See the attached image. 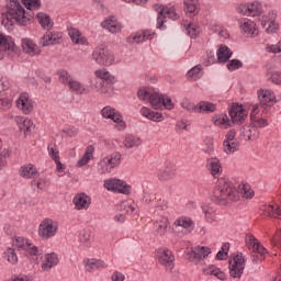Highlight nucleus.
<instances>
[{"label": "nucleus", "mask_w": 281, "mask_h": 281, "mask_svg": "<svg viewBox=\"0 0 281 281\" xmlns=\"http://www.w3.org/2000/svg\"><path fill=\"white\" fill-rule=\"evenodd\" d=\"M240 199L238 189L232 181L220 179L213 190V201L220 205H227V203H234Z\"/></svg>", "instance_id": "f257e3e1"}, {"label": "nucleus", "mask_w": 281, "mask_h": 281, "mask_svg": "<svg viewBox=\"0 0 281 281\" xmlns=\"http://www.w3.org/2000/svg\"><path fill=\"white\" fill-rule=\"evenodd\" d=\"M34 18V12L25 11V8L21 5L19 0H10L8 4L7 19L11 23H18V25H30L32 19Z\"/></svg>", "instance_id": "f03ea898"}, {"label": "nucleus", "mask_w": 281, "mask_h": 281, "mask_svg": "<svg viewBox=\"0 0 281 281\" xmlns=\"http://www.w3.org/2000/svg\"><path fill=\"white\" fill-rule=\"evenodd\" d=\"M55 234H58V222L47 217L43 220L38 227V236L42 240H49Z\"/></svg>", "instance_id": "7ed1b4c3"}, {"label": "nucleus", "mask_w": 281, "mask_h": 281, "mask_svg": "<svg viewBox=\"0 0 281 281\" xmlns=\"http://www.w3.org/2000/svg\"><path fill=\"white\" fill-rule=\"evenodd\" d=\"M154 10L158 13V16H157L158 30H162L164 24L166 23L167 16L168 19H172V21H177V19H179V15L177 14V11H175V8H168L161 4H155Z\"/></svg>", "instance_id": "20e7f679"}, {"label": "nucleus", "mask_w": 281, "mask_h": 281, "mask_svg": "<svg viewBox=\"0 0 281 281\" xmlns=\"http://www.w3.org/2000/svg\"><path fill=\"white\" fill-rule=\"evenodd\" d=\"M101 115L102 117H104L105 120H113V122H115L116 128L119 131H124V128H126V123L124 122V116H122V114L113 109L112 106H105L101 110Z\"/></svg>", "instance_id": "39448f33"}, {"label": "nucleus", "mask_w": 281, "mask_h": 281, "mask_svg": "<svg viewBox=\"0 0 281 281\" xmlns=\"http://www.w3.org/2000/svg\"><path fill=\"white\" fill-rule=\"evenodd\" d=\"M92 58L98 63V65L109 66L113 65V53L104 46L97 47L92 53Z\"/></svg>", "instance_id": "423d86ee"}, {"label": "nucleus", "mask_w": 281, "mask_h": 281, "mask_svg": "<svg viewBox=\"0 0 281 281\" xmlns=\"http://www.w3.org/2000/svg\"><path fill=\"white\" fill-rule=\"evenodd\" d=\"M104 188L117 194H131V186L120 179H108L104 181Z\"/></svg>", "instance_id": "0eeeda50"}, {"label": "nucleus", "mask_w": 281, "mask_h": 281, "mask_svg": "<svg viewBox=\"0 0 281 281\" xmlns=\"http://www.w3.org/2000/svg\"><path fill=\"white\" fill-rule=\"evenodd\" d=\"M245 271V257L243 254H237L229 262V273L232 278H243Z\"/></svg>", "instance_id": "6e6552de"}, {"label": "nucleus", "mask_w": 281, "mask_h": 281, "mask_svg": "<svg viewBox=\"0 0 281 281\" xmlns=\"http://www.w3.org/2000/svg\"><path fill=\"white\" fill-rule=\"evenodd\" d=\"M61 40H63V33L48 30L41 37L40 45L41 47H49V45H59Z\"/></svg>", "instance_id": "1a4fd4ad"}, {"label": "nucleus", "mask_w": 281, "mask_h": 281, "mask_svg": "<svg viewBox=\"0 0 281 281\" xmlns=\"http://www.w3.org/2000/svg\"><path fill=\"white\" fill-rule=\"evenodd\" d=\"M228 113L232 119L231 124H243L247 117V110H245L243 105H239L238 103H234L229 108Z\"/></svg>", "instance_id": "9d476101"}, {"label": "nucleus", "mask_w": 281, "mask_h": 281, "mask_svg": "<svg viewBox=\"0 0 281 281\" xmlns=\"http://www.w3.org/2000/svg\"><path fill=\"white\" fill-rule=\"evenodd\" d=\"M157 258L160 265H164L167 269L175 268V255H172V250L168 248H159L157 250Z\"/></svg>", "instance_id": "9b49d317"}, {"label": "nucleus", "mask_w": 281, "mask_h": 281, "mask_svg": "<svg viewBox=\"0 0 281 281\" xmlns=\"http://www.w3.org/2000/svg\"><path fill=\"white\" fill-rule=\"evenodd\" d=\"M212 254V250L210 247L205 246H196L192 248L191 252H189V260L190 262H199L200 260H203V258H207Z\"/></svg>", "instance_id": "f8f14e48"}, {"label": "nucleus", "mask_w": 281, "mask_h": 281, "mask_svg": "<svg viewBox=\"0 0 281 281\" xmlns=\"http://www.w3.org/2000/svg\"><path fill=\"white\" fill-rule=\"evenodd\" d=\"M240 31L245 36H258V30L256 29V22L249 19L239 20Z\"/></svg>", "instance_id": "ddd939ff"}, {"label": "nucleus", "mask_w": 281, "mask_h": 281, "mask_svg": "<svg viewBox=\"0 0 281 281\" xmlns=\"http://www.w3.org/2000/svg\"><path fill=\"white\" fill-rule=\"evenodd\" d=\"M16 106L23 111L25 115H29V113L34 111V105L32 104V100H30V94L25 92L20 95L19 100L16 101Z\"/></svg>", "instance_id": "4468645a"}, {"label": "nucleus", "mask_w": 281, "mask_h": 281, "mask_svg": "<svg viewBox=\"0 0 281 281\" xmlns=\"http://www.w3.org/2000/svg\"><path fill=\"white\" fill-rule=\"evenodd\" d=\"M258 99L261 106H273L276 104V94L271 90H260Z\"/></svg>", "instance_id": "2eb2a0df"}, {"label": "nucleus", "mask_w": 281, "mask_h": 281, "mask_svg": "<svg viewBox=\"0 0 281 281\" xmlns=\"http://www.w3.org/2000/svg\"><path fill=\"white\" fill-rule=\"evenodd\" d=\"M176 170L177 168L175 167V164L168 162L158 171L159 181H170V179H175Z\"/></svg>", "instance_id": "dca6fc26"}, {"label": "nucleus", "mask_w": 281, "mask_h": 281, "mask_svg": "<svg viewBox=\"0 0 281 281\" xmlns=\"http://www.w3.org/2000/svg\"><path fill=\"white\" fill-rule=\"evenodd\" d=\"M20 177H23V179H38L41 173L36 169V166L27 164L20 168Z\"/></svg>", "instance_id": "f3484780"}, {"label": "nucleus", "mask_w": 281, "mask_h": 281, "mask_svg": "<svg viewBox=\"0 0 281 281\" xmlns=\"http://www.w3.org/2000/svg\"><path fill=\"white\" fill-rule=\"evenodd\" d=\"M60 262L58 255L56 252L46 254L42 261V269L44 271H52Z\"/></svg>", "instance_id": "a211bd4d"}, {"label": "nucleus", "mask_w": 281, "mask_h": 281, "mask_svg": "<svg viewBox=\"0 0 281 281\" xmlns=\"http://www.w3.org/2000/svg\"><path fill=\"white\" fill-rule=\"evenodd\" d=\"M153 36H154V34L150 33V31H143L140 33L132 34L127 38V42L131 45H138V43H144V41H151Z\"/></svg>", "instance_id": "6ab92c4d"}, {"label": "nucleus", "mask_w": 281, "mask_h": 281, "mask_svg": "<svg viewBox=\"0 0 281 281\" xmlns=\"http://www.w3.org/2000/svg\"><path fill=\"white\" fill-rule=\"evenodd\" d=\"M22 49L25 54H30V56L41 55V48H38V45L34 44L30 38L22 40Z\"/></svg>", "instance_id": "aec40b11"}, {"label": "nucleus", "mask_w": 281, "mask_h": 281, "mask_svg": "<svg viewBox=\"0 0 281 281\" xmlns=\"http://www.w3.org/2000/svg\"><path fill=\"white\" fill-rule=\"evenodd\" d=\"M106 268V263L101 259H87L85 269L89 273H93V271H100V269Z\"/></svg>", "instance_id": "412c9836"}, {"label": "nucleus", "mask_w": 281, "mask_h": 281, "mask_svg": "<svg viewBox=\"0 0 281 281\" xmlns=\"http://www.w3.org/2000/svg\"><path fill=\"white\" fill-rule=\"evenodd\" d=\"M140 115L147 117V120H150L151 122H164V114H161V112H155L150 110V108H142Z\"/></svg>", "instance_id": "4be33fe9"}, {"label": "nucleus", "mask_w": 281, "mask_h": 281, "mask_svg": "<svg viewBox=\"0 0 281 281\" xmlns=\"http://www.w3.org/2000/svg\"><path fill=\"white\" fill-rule=\"evenodd\" d=\"M175 227H182L187 232H193L194 229V221L191 220V217L188 216H180L178 217L175 223Z\"/></svg>", "instance_id": "5701e85b"}, {"label": "nucleus", "mask_w": 281, "mask_h": 281, "mask_svg": "<svg viewBox=\"0 0 281 281\" xmlns=\"http://www.w3.org/2000/svg\"><path fill=\"white\" fill-rule=\"evenodd\" d=\"M104 162L108 165L110 172L113 168H117L122 161V154L120 151H115L108 157L103 158Z\"/></svg>", "instance_id": "b1692460"}, {"label": "nucleus", "mask_w": 281, "mask_h": 281, "mask_svg": "<svg viewBox=\"0 0 281 281\" xmlns=\"http://www.w3.org/2000/svg\"><path fill=\"white\" fill-rule=\"evenodd\" d=\"M37 22L40 23L41 27L44 30H52L54 27V21H52V18L45 13V12H38L36 14Z\"/></svg>", "instance_id": "393cba45"}, {"label": "nucleus", "mask_w": 281, "mask_h": 281, "mask_svg": "<svg viewBox=\"0 0 281 281\" xmlns=\"http://www.w3.org/2000/svg\"><path fill=\"white\" fill-rule=\"evenodd\" d=\"M251 126L252 127L248 130V139H251V133H254L252 137H256V128H265L266 126H269V123L265 119L255 117L254 120H251Z\"/></svg>", "instance_id": "a878e982"}, {"label": "nucleus", "mask_w": 281, "mask_h": 281, "mask_svg": "<svg viewBox=\"0 0 281 281\" xmlns=\"http://www.w3.org/2000/svg\"><path fill=\"white\" fill-rule=\"evenodd\" d=\"M234 53L227 45H220L217 49V60L218 63H227Z\"/></svg>", "instance_id": "bb28decb"}, {"label": "nucleus", "mask_w": 281, "mask_h": 281, "mask_svg": "<svg viewBox=\"0 0 281 281\" xmlns=\"http://www.w3.org/2000/svg\"><path fill=\"white\" fill-rule=\"evenodd\" d=\"M168 225L169 222L167 217H161L160 220H157L155 223V235L166 236V233L168 232Z\"/></svg>", "instance_id": "cd10ccee"}, {"label": "nucleus", "mask_w": 281, "mask_h": 281, "mask_svg": "<svg viewBox=\"0 0 281 281\" xmlns=\"http://www.w3.org/2000/svg\"><path fill=\"white\" fill-rule=\"evenodd\" d=\"M68 34L72 43H75L76 45H89V42L85 36H82V34L80 33V31H78V29H70L68 31Z\"/></svg>", "instance_id": "c85d7f7f"}, {"label": "nucleus", "mask_w": 281, "mask_h": 281, "mask_svg": "<svg viewBox=\"0 0 281 281\" xmlns=\"http://www.w3.org/2000/svg\"><path fill=\"white\" fill-rule=\"evenodd\" d=\"M0 52H14V41H12V37L0 33Z\"/></svg>", "instance_id": "c756f323"}, {"label": "nucleus", "mask_w": 281, "mask_h": 281, "mask_svg": "<svg viewBox=\"0 0 281 281\" xmlns=\"http://www.w3.org/2000/svg\"><path fill=\"white\" fill-rule=\"evenodd\" d=\"M184 11L190 16H196L199 14V0H184Z\"/></svg>", "instance_id": "7c9ffc66"}, {"label": "nucleus", "mask_w": 281, "mask_h": 281, "mask_svg": "<svg viewBox=\"0 0 281 281\" xmlns=\"http://www.w3.org/2000/svg\"><path fill=\"white\" fill-rule=\"evenodd\" d=\"M213 123L215 126H221L222 128H229L232 126V121L227 114H216L213 116Z\"/></svg>", "instance_id": "2f4dec72"}, {"label": "nucleus", "mask_w": 281, "mask_h": 281, "mask_svg": "<svg viewBox=\"0 0 281 281\" xmlns=\"http://www.w3.org/2000/svg\"><path fill=\"white\" fill-rule=\"evenodd\" d=\"M115 81L97 80L95 81V89H97V91L106 95V94L111 93V91H113V83Z\"/></svg>", "instance_id": "473e14b6"}, {"label": "nucleus", "mask_w": 281, "mask_h": 281, "mask_svg": "<svg viewBox=\"0 0 281 281\" xmlns=\"http://www.w3.org/2000/svg\"><path fill=\"white\" fill-rule=\"evenodd\" d=\"M204 273H206V276H214L217 278V280H227V274L221 271L216 266H209L206 269H204Z\"/></svg>", "instance_id": "72a5a7b5"}, {"label": "nucleus", "mask_w": 281, "mask_h": 281, "mask_svg": "<svg viewBox=\"0 0 281 281\" xmlns=\"http://www.w3.org/2000/svg\"><path fill=\"white\" fill-rule=\"evenodd\" d=\"M248 16H260L262 14V3L254 1L247 5Z\"/></svg>", "instance_id": "f704fd0d"}, {"label": "nucleus", "mask_w": 281, "mask_h": 281, "mask_svg": "<svg viewBox=\"0 0 281 281\" xmlns=\"http://www.w3.org/2000/svg\"><path fill=\"white\" fill-rule=\"evenodd\" d=\"M74 203L77 210H87L91 202H89V196H87L86 194H79L75 196Z\"/></svg>", "instance_id": "c9c22d12"}, {"label": "nucleus", "mask_w": 281, "mask_h": 281, "mask_svg": "<svg viewBox=\"0 0 281 281\" xmlns=\"http://www.w3.org/2000/svg\"><path fill=\"white\" fill-rule=\"evenodd\" d=\"M216 111V104L210 101H201L198 103V113H214Z\"/></svg>", "instance_id": "e433bc0d"}, {"label": "nucleus", "mask_w": 281, "mask_h": 281, "mask_svg": "<svg viewBox=\"0 0 281 281\" xmlns=\"http://www.w3.org/2000/svg\"><path fill=\"white\" fill-rule=\"evenodd\" d=\"M207 168L213 177L221 175V161L217 158H211L207 161Z\"/></svg>", "instance_id": "4c0bfd02"}, {"label": "nucleus", "mask_w": 281, "mask_h": 281, "mask_svg": "<svg viewBox=\"0 0 281 281\" xmlns=\"http://www.w3.org/2000/svg\"><path fill=\"white\" fill-rule=\"evenodd\" d=\"M202 212L207 223H214L216 221V210L210 205L202 206Z\"/></svg>", "instance_id": "58836bf2"}, {"label": "nucleus", "mask_w": 281, "mask_h": 281, "mask_svg": "<svg viewBox=\"0 0 281 281\" xmlns=\"http://www.w3.org/2000/svg\"><path fill=\"white\" fill-rule=\"evenodd\" d=\"M162 102L164 94H160L159 92H151V95L149 97V103L153 109H161Z\"/></svg>", "instance_id": "ea45409f"}, {"label": "nucleus", "mask_w": 281, "mask_h": 281, "mask_svg": "<svg viewBox=\"0 0 281 281\" xmlns=\"http://www.w3.org/2000/svg\"><path fill=\"white\" fill-rule=\"evenodd\" d=\"M182 25L186 27V32L191 38H196L199 34V26H196V24L183 21Z\"/></svg>", "instance_id": "a19ab883"}, {"label": "nucleus", "mask_w": 281, "mask_h": 281, "mask_svg": "<svg viewBox=\"0 0 281 281\" xmlns=\"http://www.w3.org/2000/svg\"><path fill=\"white\" fill-rule=\"evenodd\" d=\"M142 145V138L138 136L127 135L124 140V146L126 148H135Z\"/></svg>", "instance_id": "79ce46f5"}, {"label": "nucleus", "mask_w": 281, "mask_h": 281, "mask_svg": "<svg viewBox=\"0 0 281 281\" xmlns=\"http://www.w3.org/2000/svg\"><path fill=\"white\" fill-rule=\"evenodd\" d=\"M223 146L224 153H226V155H234V153H236L238 148H240V144H238V140H231L229 143L224 142Z\"/></svg>", "instance_id": "37998d69"}, {"label": "nucleus", "mask_w": 281, "mask_h": 281, "mask_svg": "<svg viewBox=\"0 0 281 281\" xmlns=\"http://www.w3.org/2000/svg\"><path fill=\"white\" fill-rule=\"evenodd\" d=\"M94 75L97 80H102L103 82H115V77L106 70H95Z\"/></svg>", "instance_id": "c03bdc74"}, {"label": "nucleus", "mask_w": 281, "mask_h": 281, "mask_svg": "<svg viewBox=\"0 0 281 281\" xmlns=\"http://www.w3.org/2000/svg\"><path fill=\"white\" fill-rule=\"evenodd\" d=\"M102 27H104V30H109V32H111V34H115L117 32H120V25H117V22L113 21V20H105L101 23Z\"/></svg>", "instance_id": "a18cd8bd"}, {"label": "nucleus", "mask_w": 281, "mask_h": 281, "mask_svg": "<svg viewBox=\"0 0 281 281\" xmlns=\"http://www.w3.org/2000/svg\"><path fill=\"white\" fill-rule=\"evenodd\" d=\"M18 124L20 131H23V133H30V128H32V120L25 119V117H18Z\"/></svg>", "instance_id": "49530a36"}, {"label": "nucleus", "mask_w": 281, "mask_h": 281, "mask_svg": "<svg viewBox=\"0 0 281 281\" xmlns=\"http://www.w3.org/2000/svg\"><path fill=\"white\" fill-rule=\"evenodd\" d=\"M23 5H25L27 12H34V10L41 9V0H22Z\"/></svg>", "instance_id": "de8ad7c7"}, {"label": "nucleus", "mask_w": 281, "mask_h": 281, "mask_svg": "<svg viewBox=\"0 0 281 281\" xmlns=\"http://www.w3.org/2000/svg\"><path fill=\"white\" fill-rule=\"evenodd\" d=\"M202 69L203 67L201 65H196L187 72V76L192 80H199L203 76V72H201Z\"/></svg>", "instance_id": "09e8293b"}, {"label": "nucleus", "mask_w": 281, "mask_h": 281, "mask_svg": "<svg viewBox=\"0 0 281 281\" xmlns=\"http://www.w3.org/2000/svg\"><path fill=\"white\" fill-rule=\"evenodd\" d=\"M119 210H121L123 214H133V212H135V207L131 201L121 202Z\"/></svg>", "instance_id": "8fccbe9b"}, {"label": "nucleus", "mask_w": 281, "mask_h": 281, "mask_svg": "<svg viewBox=\"0 0 281 281\" xmlns=\"http://www.w3.org/2000/svg\"><path fill=\"white\" fill-rule=\"evenodd\" d=\"M68 87H69V90L70 91H76L77 93L80 92V93H87V89L86 88H82V83H80V81H76V80H71L69 83H68Z\"/></svg>", "instance_id": "3c124183"}, {"label": "nucleus", "mask_w": 281, "mask_h": 281, "mask_svg": "<svg viewBox=\"0 0 281 281\" xmlns=\"http://www.w3.org/2000/svg\"><path fill=\"white\" fill-rule=\"evenodd\" d=\"M4 256L7 257L8 262L11 265H16V262H19V257L16 256V251H14L13 248L7 249Z\"/></svg>", "instance_id": "603ef678"}, {"label": "nucleus", "mask_w": 281, "mask_h": 281, "mask_svg": "<svg viewBox=\"0 0 281 281\" xmlns=\"http://www.w3.org/2000/svg\"><path fill=\"white\" fill-rule=\"evenodd\" d=\"M137 95L140 100L148 102L150 101V97L153 95V92L150 91V88H139L137 91Z\"/></svg>", "instance_id": "864d4df0"}, {"label": "nucleus", "mask_w": 281, "mask_h": 281, "mask_svg": "<svg viewBox=\"0 0 281 281\" xmlns=\"http://www.w3.org/2000/svg\"><path fill=\"white\" fill-rule=\"evenodd\" d=\"M181 106L182 109H186V111H188L189 113H199V103L196 105H194V103L184 100L181 102Z\"/></svg>", "instance_id": "5fc2aeb1"}, {"label": "nucleus", "mask_w": 281, "mask_h": 281, "mask_svg": "<svg viewBox=\"0 0 281 281\" xmlns=\"http://www.w3.org/2000/svg\"><path fill=\"white\" fill-rule=\"evenodd\" d=\"M79 240L85 247H91V231H83L79 236Z\"/></svg>", "instance_id": "6e6d98bb"}, {"label": "nucleus", "mask_w": 281, "mask_h": 281, "mask_svg": "<svg viewBox=\"0 0 281 281\" xmlns=\"http://www.w3.org/2000/svg\"><path fill=\"white\" fill-rule=\"evenodd\" d=\"M57 76L59 77V80L63 82V85H69V82L72 80L71 75H69L67 70H59Z\"/></svg>", "instance_id": "4d7b16f0"}, {"label": "nucleus", "mask_w": 281, "mask_h": 281, "mask_svg": "<svg viewBox=\"0 0 281 281\" xmlns=\"http://www.w3.org/2000/svg\"><path fill=\"white\" fill-rule=\"evenodd\" d=\"M228 71H236V69H240L243 67V61L240 59H232L227 64Z\"/></svg>", "instance_id": "13d9d810"}, {"label": "nucleus", "mask_w": 281, "mask_h": 281, "mask_svg": "<svg viewBox=\"0 0 281 281\" xmlns=\"http://www.w3.org/2000/svg\"><path fill=\"white\" fill-rule=\"evenodd\" d=\"M15 247H18V249H27V247H30V241L23 237H16L15 238Z\"/></svg>", "instance_id": "bf43d9fd"}, {"label": "nucleus", "mask_w": 281, "mask_h": 281, "mask_svg": "<svg viewBox=\"0 0 281 281\" xmlns=\"http://www.w3.org/2000/svg\"><path fill=\"white\" fill-rule=\"evenodd\" d=\"M161 109H167L168 111H172V109H175V103H172V99L170 97L164 95Z\"/></svg>", "instance_id": "052dcab7"}, {"label": "nucleus", "mask_w": 281, "mask_h": 281, "mask_svg": "<svg viewBox=\"0 0 281 281\" xmlns=\"http://www.w3.org/2000/svg\"><path fill=\"white\" fill-rule=\"evenodd\" d=\"M97 168L99 172H101V175H106L111 172V169H109V165H106V162L104 161V158L99 161Z\"/></svg>", "instance_id": "680f3d73"}, {"label": "nucleus", "mask_w": 281, "mask_h": 281, "mask_svg": "<svg viewBox=\"0 0 281 281\" xmlns=\"http://www.w3.org/2000/svg\"><path fill=\"white\" fill-rule=\"evenodd\" d=\"M25 251H29L30 256H41V254H43V250L31 243H29V247L25 248Z\"/></svg>", "instance_id": "e2e57ef3"}, {"label": "nucleus", "mask_w": 281, "mask_h": 281, "mask_svg": "<svg viewBox=\"0 0 281 281\" xmlns=\"http://www.w3.org/2000/svg\"><path fill=\"white\" fill-rule=\"evenodd\" d=\"M252 252L265 256V254H267V248L258 241L257 244H254Z\"/></svg>", "instance_id": "0e129e2a"}, {"label": "nucleus", "mask_w": 281, "mask_h": 281, "mask_svg": "<svg viewBox=\"0 0 281 281\" xmlns=\"http://www.w3.org/2000/svg\"><path fill=\"white\" fill-rule=\"evenodd\" d=\"M246 244L249 247V249L254 250V244L258 245V240L254 235L248 234V235H246Z\"/></svg>", "instance_id": "69168bd1"}, {"label": "nucleus", "mask_w": 281, "mask_h": 281, "mask_svg": "<svg viewBox=\"0 0 281 281\" xmlns=\"http://www.w3.org/2000/svg\"><path fill=\"white\" fill-rule=\"evenodd\" d=\"M224 142H237L236 140V130H231L227 132L226 136H225V140Z\"/></svg>", "instance_id": "338daca9"}, {"label": "nucleus", "mask_w": 281, "mask_h": 281, "mask_svg": "<svg viewBox=\"0 0 281 281\" xmlns=\"http://www.w3.org/2000/svg\"><path fill=\"white\" fill-rule=\"evenodd\" d=\"M126 278L124 277V274L120 271H115L113 272L111 280L112 281H124Z\"/></svg>", "instance_id": "774afa93"}]
</instances>
